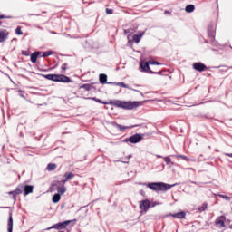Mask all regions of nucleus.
<instances>
[{"label":"nucleus","instance_id":"79ce46f5","mask_svg":"<svg viewBox=\"0 0 232 232\" xmlns=\"http://www.w3.org/2000/svg\"><path fill=\"white\" fill-rule=\"evenodd\" d=\"M60 232H64V231H60Z\"/></svg>","mask_w":232,"mask_h":232},{"label":"nucleus","instance_id":"393cba45","mask_svg":"<svg viewBox=\"0 0 232 232\" xmlns=\"http://www.w3.org/2000/svg\"><path fill=\"white\" fill-rule=\"evenodd\" d=\"M149 64H152V65H157V66H160V63L155 61V60H150L149 61Z\"/></svg>","mask_w":232,"mask_h":232},{"label":"nucleus","instance_id":"20e7f679","mask_svg":"<svg viewBox=\"0 0 232 232\" xmlns=\"http://www.w3.org/2000/svg\"><path fill=\"white\" fill-rule=\"evenodd\" d=\"M24 193V195H30V193H34V186L32 185H20L13 193L15 195H21V193Z\"/></svg>","mask_w":232,"mask_h":232},{"label":"nucleus","instance_id":"2eb2a0df","mask_svg":"<svg viewBox=\"0 0 232 232\" xmlns=\"http://www.w3.org/2000/svg\"><path fill=\"white\" fill-rule=\"evenodd\" d=\"M142 35H144V33H140L139 34H135L133 36L134 43H140V40L142 39Z\"/></svg>","mask_w":232,"mask_h":232},{"label":"nucleus","instance_id":"e433bc0d","mask_svg":"<svg viewBox=\"0 0 232 232\" xmlns=\"http://www.w3.org/2000/svg\"><path fill=\"white\" fill-rule=\"evenodd\" d=\"M157 157H158V159H161L162 158V156H160V155H157Z\"/></svg>","mask_w":232,"mask_h":232},{"label":"nucleus","instance_id":"6e6552de","mask_svg":"<svg viewBox=\"0 0 232 232\" xmlns=\"http://www.w3.org/2000/svg\"><path fill=\"white\" fill-rule=\"evenodd\" d=\"M227 220V218L225 216H220L216 218V226L218 228L225 227V221Z\"/></svg>","mask_w":232,"mask_h":232},{"label":"nucleus","instance_id":"f257e3e1","mask_svg":"<svg viewBox=\"0 0 232 232\" xmlns=\"http://www.w3.org/2000/svg\"><path fill=\"white\" fill-rule=\"evenodd\" d=\"M144 102H131V101H115L111 104L116 106V108H121L122 110H136L139 106H142Z\"/></svg>","mask_w":232,"mask_h":232},{"label":"nucleus","instance_id":"dca6fc26","mask_svg":"<svg viewBox=\"0 0 232 232\" xmlns=\"http://www.w3.org/2000/svg\"><path fill=\"white\" fill-rule=\"evenodd\" d=\"M8 232H13V217H11V214L8 218Z\"/></svg>","mask_w":232,"mask_h":232},{"label":"nucleus","instance_id":"72a5a7b5","mask_svg":"<svg viewBox=\"0 0 232 232\" xmlns=\"http://www.w3.org/2000/svg\"><path fill=\"white\" fill-rule=\"evenodd\" d=\"M177 157H179V159H187L186 156H182V155H178Z\"/></svg>","mask_w":232,"mask_h":232},{"label":"nucleus","instance_id":"aec40b11","mask_svg":"<svg viewBox=\"0 0 232 232\" xmlns=\"http://www.w3.org/2000/svg\"><path fill=\"white\" fill-rule=\"evenodd\" d=\"M55 169H57V165L56 164H53V163L48 164V166H47V170L48 171H53Z\"/></svg>","mask_w":232,"mask_h":232},{"label":"nucleus","instance_id":"9b49d317","mask_svg":"<svg viewBox=\"0 0 232 232\" xmlns=\"http://www.w3.org/2000/svg\"><path fill=\"white\" fill-rule=\"evenodd\" d=\"M193 68L198 72H204L206 70V65L202 63H195L193 64Z\"/></svg>","mask_w":232,"mask_h":232},{"label":"nucleus","instance_id":"a878e982","mask_svg":"<svg viewBox=\"0 0 232 232\" xmlns=\"http://www.w3.org/2000/svg\"><path fill=\"white\" fill-rule=\"evenodd\" d=\"M16 35H23V31L21 30V27H17L15 29Z\"/></svg>","mask_w":232,"mask_h":232},{"label":"nucleus","instance_id":"2f4dec72","mask_svg":"<svg viewBox=\"0 0 232 232\" xmlns=\"http://www.w3.org/2000/svg\"><path fill=\"white\" fill-rule=\"evenodd\" d=\"M22 55L28 56V55H30V54L28 53V52H26V51H23V52H22Z\"/></svg>","mask_w":232,"mask_h":232},{"label":"nucleus","instance_id":"4468645a","mask_svg":"<svg viewBox=\"0 0 232 232\" xmlns=\"http://www.w3.org/2000/svg\"><path fill=\"white\" fill-rule=\"evenodd\" d=\"M140 214H145L150 209V205L140 204Z\"/></svg>","mask_w":232,"mask_h":232},{"label":"nucleus","instance_id":"ddd939ff","mask_svg":"<svg viewBox=\"0 0 232 232\" xmlns=\"http://www.w3.org/2000/svg\"><path fill=\"white\" fill-rule=\"evenodd\" d=\"M41 52H34L33 54H31V62L35 64L37 63V57L41 55Z\"/></svg>","mask_w":232,"mask_h":232},{"label":"nucleus","instance_id":"473e14b6","mask_svg":"<svg viewBox=\"0 0 232 232\" xmlns=\"http://www.w3.org/2000/svg\"><path fill=\"white\" fill-rule=\"evenodd\" d=\"M141 204H150V201H148V200H143V201H141Z\"/></svg>","mask_w":232,"mask_h":232},{"label":"nucleus","instance_id":"a19ab883","mask_svg":"<svg viewBox=\"0 0 232 232\" xmlns=\"http://www.w3.org/2000/svg\"><path fill=\"white\" fill-rule=\"evenodd\" d=\"M63 70H64V66H62Z\"/></svg>","mask_w":232,"mask_h":232},{"label":"nucleus","instance_id":"423d86ee","mask_svg":"<svg viewBox=\"0 0 232 232\" xmlns=\"http://www.w3.org/2000/svg\"><path fill=\"white\" fill-rule=\"evenodd\" d=\"M75 177V174H73L72 172H66L64 174V179L62 181H57L56 184H54V186H57V184H66V182H68V180H72V179H73Z\"/></svg>","mask_w":232,"mask_h":232},{"label":"nucleus","instance_id":"ea45409f","mask_svg":"<svg viewBox=\"0 0 232 232\" xmlns=\"http://www.w3.org/2000/svg\"><path fill=\"white\" fill-rule=\"evenodd\" d=\"M229 228H231V229H232V225H231V226H229Z\"/></svg>","mask_w":232,"mask_h":232},{"label":"nucleus","instance_id":"b1692460","mask_svg":"<svg viewBox=\"0 0 232 232\" xmlns=\"http://www.w3.org/2000/svg\"><path fill=\"white\" fill-rule=\"evenodd\" d=\"M57 191H58V193H61L63 195V193H66V188L58 187Z\"/></svg>","mask_w":232,"mask_h":232},{"label":"nucleus","instance_id":"1a4fd4ad","mask_svg":"<svg viewBox=\"0 0 232 232\" xmlns=\"http://www.w3.org/2000/svg\"><path fill=\"white\" fill-rule=\"evenodd\" d=\"M140 68L143 72H147L148 73H155V72L150 70V63L149 62H141Z\"/></svg>","mask_w":232,"mask_h":232},{"label":"nucleus","instance_id":"7c9ffc66","mask_svg":"<svg viewBox=\"0 0 232 232\" xmlns=\"http://www.w3.org/2000/svg\"><path fill=\"white\" fill-rule=\"evenodd\" d=\"M92 101H95L96 102L102 103V102L97 98H92Z\"/></svg>","mask_w":232,"mask_h":232},{"label":"nucleus","instance_id":"f03ea898","mask_svg":"<svg viewBox=\"0 0 232 232\" xmlns=\"http://www.w3.org/2000/svg\"><path fill=\"white\" fill-rule=\"evenodd\" d=\"M145 186L150 188V189H152V191H168L169 189H171V188H173L175 185H169L164 182H153L147 183Z\"/></svg>","mask_w":232,"mask_h":232},{"label":"nucleus","instance_id":"4be33fe9","mask_svg":"<svg viewBox=\"0 0 232 232\" xmlns=\"http://www.w3.org/2000/svg\"><path fill=\"white\" fill-rule=\"evenodd\" d=\"M115 126L118 130H120V131H124L125 130H130V128H131V127H128V126H121L119 124H116Z\"/></svg>","mask_w":232,"mask_h":232},{"label":"nucleus","instance_id":"9d476101","mask_svg":"<svg viewBox=\"0 0 232 232\" xmlns=\"http://www.w3.org/2000/svg\"><path fill=\"white\" fill-rule=\"evenodd\" d=\"M8 35H10V33L7 30H0V43H5L8 39Z\"/></svg>","mask_w":232,"mask_h":232},{"label":"nucleus","instance_id":"39448f33","mask_svg":"<svg viewBox=\"0 0 232 232\" xmlns=\"http://www.w3.org/2000/svg\"><path fill=\"white\" fill-rule=\"evenodd\" d=\"M71 222H72L71 220H66L62 223H57L55 225H53V227H49L48 230H51V229L63 230L64 228H66V227H68L69 224H71Z\"/></svg>","mask_w":232,"mask_h":232},{"label":"nucleus","instance_id":"412c9836","mask_svg":"<svg viewBox=\"0 0 232 232\" xmlns=\"http://www.w3.org/2000/svg\"><path fill=\"white\" fill-rule=\"evenodd\" d=\"M186 12H188V14H191V12H194L195 10V5H188L186 6L185 8Z\"/></svg>","mask_w":232,"mask_h":232},{"label":"nucleus","instance_id":"cd10ccee","mask_svg":"<svg viewBox=\"0 0 232 232\" xmlns=\"http://www.w3.org/2000/svg\"><path fill=\"white\" fill-rule=\"evenodd\" d=\"M50 55H52V52H45V53H43L42 57H48Z\"/></svg>","mask_w":232,"mask_h":232},{"label":"nucleus","instance_id":"58836bf2","mask_svg":"<svg viewBox=\"0 0 232 232\" xmlns=\"http://www.w3.org/2000/svg\"><path fill=\"white\" fill-rule=\"evenodd\" d=\"M127 39L130 41V36H128Z\"/></svg>","mask_w":232,"mask_h":232},{"label":"nucleus","instance_id":"0eeeda50","mask_svg":"<svg viewBox=\"0 0 232 232\" xmlns=\"http://www.w3.org/2000/svg\"><path fill=\"white\" fill-rule=\"evenodd\" d=\"M142 140V136L140 134H135L126 140V142H131V144H137Z\"/></svg>","mask_w":232,"mask_h":232},{"label":"nucleus","instance_id":"bb28decb","mask_svg":"<svg viewBox=\"0 0 232 232\" xmlns=\"http://www.w3.org/2000/svg\"><path fill=\"white\" fill-rule=\"evenodd\" d=\"M220 198H224V200H226L227 202H229L230 198L227 196H224V195H219Z\"/></svg>","mask_w":232,"mask_h":232},{"label":"nucleus","instance_id":"6ab92c4d","mask_svg":"<svg viewBox=\"0 0 232 232\" xmlns=\"http://www.w3.org/2000/svg\"><path fill=\"white\" fill-rule=\"evenodd\" d=\"M207 208H208L207 205H202L194 210L196 211V213H202L203 211L207 210Z\"/></svg>","mask_w":232,"mask_h":232},{"label":"nucleus","instance_id":"a211bd4d","mask_svg":"<svg viewBox=\"0 0 232 232\" xmlns=\"http://www.w3.org/2000/svg\"><path fill=\"white\" fill-rule=\"evenodd\" d=\"M108 84H112L113 86H121V88H128V85L124 82H108Z\"/></svg>","mask_w":232,"mask_h":232},{"label":"nucleus","instance_id":"7ed1b4c3","mask_svg":"<svg viewBox=\"0 0 232 232\" xmlns=\"http://www.w3.org/2000/svg\"><path fill=\"white\" fill-rule=\"evenodd\" d=\"M44 77L48 81H54L55 82H71L70 78L63 74H47Z\"/></svg>","mask_w":232,"mask_h":232},{"label":"nucleus","instance_id":"c756f323","mask_svg":"<svg viewBox=\"0 0 232 232\" xmlns=\"http://www.w3.org/2000/svg\"><path fill=\"white\" fill-rule=\"evenodd\" d=\"M106 14H108V15H111V14H113V10L106 9Z\"/></svg>","mask_w":232,"mask_h":232},{"label":"nucleus","instance_id":"f8f14e48","mask_svg":"<svg viewBox=\"0 0 232 232\" xmlns=\"http://www.w3.org/2000/svg\"><path fill=\"white\" fill-rule=\"evenodd\" d=\"M173 218H178V219H185L186 213L184 211L177 212L174 214H170Z\"/></svg>","mask_w":232,"mask_h":232},{"label":"nucleus","instance_id":"5701e85b","mask_svg":"<svg viewBox=\"0 0 232 232\" xmlns=\"http://www.w3.org/2000/svg\"><path fill=\"white\" fill-rule=\"evenodd\" d=\"M59 200H61V195L55 194V195L53 197V202L54 204H57V202H59Z\"/></svg>","mask_w":232,"mask_h":232},{"label":"nucleus","instance_id":"f704fd0d","mask_svg":"<svg viewBox=\"0 0 232 232\" xmlns=\"http://www.w3.org/2000/svg\"><path fill=\"white\" fill-rule=\"evenodd\" d=\"M227 157H232V153H226L225 154Z\"/></svg>","mask_w":232,"mask_h":232},{"label":"nucleus","instance_id":"4c0bfd02","mask_svg":"<svg viewBox=\"0 0 232 232\" xmlns=\"http://www.w3.org/2000/svg\"><path fill=\"white\" fill-rule=\"evenodd\" d=\"M125 164H130V161L124 162Z\"/></svg>","mask_w":232,"mask_h":232},{"label":"nucleus","instance_id":"c9c22d12","mask_svg":"<svg viewBox=\"0 0 232 232\" xmlns=\"http://www.w3.org/2000/svg\"><path fill=\"white\" fill-rule=\"evenodd\" d=\"M0 19H5V16L4 15H0Z\"/></svg>","mask_w":232,"mask_h":232},{"label":"nucleus","instance_id":"c85d7f7f","mask_svg":"<svg viewBox=\"0 0 232 232\" xmlns=\"http://www.w3.org/2000/svg\"><path fill=\"white\" fill-rule=\"evenodd\" d=\"M164 160H165L166 164H171V159L169 157H165Z\"/></svg>","mask_w":232,"mask_h":232},{"label":"nucleus","instance_id":"f3484780","mask_svg":"<svg viewBox=\"0 0 232 232\" xmlns=\"http://www.w3.org/2000/svg\"><path fill=\"white\" fill-rule=\"evenodd\" d=\"M106 81H108V76L106 74H100V82L106 84Z\"/></svg>","mask_w":232,"mask_h":232}]
</instances>
